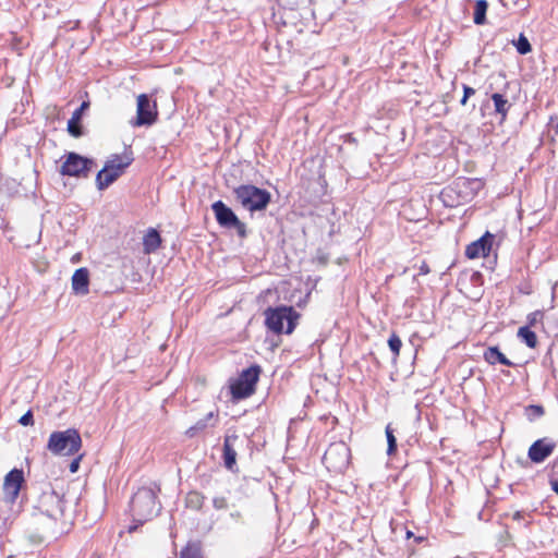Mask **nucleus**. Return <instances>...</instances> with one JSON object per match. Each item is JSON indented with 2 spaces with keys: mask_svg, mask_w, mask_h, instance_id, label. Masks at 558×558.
Instances as JSON below:
<instances>
[{
  "mask_svg": "<svg viewBox=\"0 0 558 558\" xmlns=\"http://www.w3.org/2000/svg\"><path fill=\"white\" fill-rule=\"evenodd\" d=\"M19 423L23 426H32L34 425V416L33 412L28 410L24 415H22L19 420Z\"/></svg>",
  "mask_w": 558,
  "mask_h": 558,
  "instance_id": "31",
  "label": "nucleus"
},
{
  "mask_svg": "<svg viewBox=\"0 0 558 558\" xmlns=\"http://www.w3.org/2000/svg\"><path fill=\"white\" fill-rule=\"evenodd\" d=\"M180 558H202L201 546L197 543H189L180 553Z\"/></svg>",
  "mask_w": 558,
  "mask_h": 558,
  "instance_id": "25",
  "label": "nucleus"
},
{
  "mask_svg": "<svg viewBox=\"0 0 558 558\" xmlns=\"http://www.w3.org/2000/svg\"><path fill=\"white\" fill-rule=\"evenodd\" d=\"M211 210L215 215L217 223L221 228L234 230L241 239L246 238V225L242 222L235 213L222 201L213 203Z\"/></svg>",
  "mask_w": 558,
  "mask_h": 558,
  "instance_id": "6",
  "label": "nucleus"
},
{
  "mask_svg": "<svg viewBox=\"0 0 558 558\" xmlns=\"http://www.w3.org/2000/svg\"><path fill=\"white\" fill-rule=\"evenodd\" d=\"M349 461L350 448L343 441L331 444L323 457V463L332 472H343Z\"/></svg>",
  "mask_w": 558,
  "mask_h": 558,
  "instance_id": "8",
  "label": "nucleus"
},
{
  "mask_svg": "<svg viewBox=\"0 0 558 558\" xmlns=\"http://www.w3.org/2000/svg\"><path fill=\"white\" fill-rule=\"evenodd\" d=\"M492 100L494 102L495 112L500 114L501 121L506 120L508 111L511 108V104L502 94L499 93H494L492 95Z\"/></svg>",
  "mask_w": 558,
  "mask_h": 558,
  "instance_id": "20",
  "label": "nucleus"
},
{
  "mask_svg": "<svg viewBox=\"0 0 558 558\" xmlns=\"http://www.w3.org/2000/svg\"><path fill=\"white\" fill-rule=\"evenodd\" d=\"M513 520H520L523 518V514L521 511H517L514 514H513Z\"/></svg>",
  "mask_w": 558,
  "mask_h": 558,
  "instance_id": "38",
  "label": "nucleus"
},
{
  "mask_svg": "<svg viewBox=\"0 0 558 558\" xmlns=\"http://www.w3.org/2000/svg\"><path fill=\"white\" fill-rule=\"evenodd\" d=\"M515 48L520 54H526L532 50L529 39L523 34H520L515 43Z\"/></svg>",
  "mask_w": 558,
  "mask_h": 558,
  "instance_id": "28",
  "label": "nucleus"
},
{
  "mask_svg": "<svg viewBox=\"0 0 558 558\" xmlns=\"http://www.w3.org/2000/svg\"><path fill=\"white\" fill-rule=\"evenodd\" d=\"M260 374V366L252 365L244 369L238 379L231 385V393L235 399H244L255 391L256 383Z\"/></svg>",
  "mask_w": 558,
  "mask_h": 558,
  "instance_id": "7",
  "label": "nucleus"
},
{
  "mask_svg": "<svg viewBox=\"0 0 558 558\" xmlns=\"http://www.w3.org/2000/svg\"><path fill=\"white\" fill-rule=\"evenodd\" d=\"M484 360L490 365H495L497 363H500L506 366L513 365V363L510 360H508L504 353L500 352L498 347H489L484 352Z\"/></svg>",
  "mask_w": 558,
  "mask_h": 558,
  "instance_id": "19",
  "label": "nucleus"
},
{
  "mask_svg": "<svg viewBox=\"0 0 558 558\" xmlns=\"http://www.w3.org/2000/svg\"><path fill=\"white\" fill-rule=\"evenodd\" d=\"M160 511L157 496L151 488L142 487L132 497L131 513L138 524L151 520Z\"/></svg>",
  "mask_w": 558,
  "mask_h": 558,
  "instance_id": "2",
  "label": "nucleus"
},
{
  "mask_svg": "<svg viewBox=\"0 0 558 558\" xmlns=\"http://www.w3.org/2000/svg\"><path fill=\"white\" fill-rule=\"evenodd\" d=\"M78 463H80V459H75V460H73V461L71 462V464H70V471H71L72 473H74V472H76V471H77V469H78Z\"/></svg>",
  "mask_w": 558,
  "mask_h": 558,
  "instance_id": "36",
  "label": "nucleus"
},
{
  "mask_svg": "<svg viewBox=\"0 0 558 558\" xmlns=\"http://www.w3.org/2000/svg\"><path fill=\"white\" fill-rule=\"evenodd\" d=\"M386 437L388 442L387 454L392 456L397 451V438L390 424L386 426Z\"/></svg>",
  "mask_w": 558,
  "mask_h": 558,
  "instance_id": "27",
  "label": "nucleus"
},
{
  "mask_svg": "<svg viewBox=\"0 0 558 558\" xmlns=\"http://www.w3.org/2000/svg\"><path fill=\"white\" fill-rule=\"evenodd\" d=\"M412 535H413L412 532H410V531L407 532V537L408 538L411 537Z\"/></svg>",
  "mask_w": 558,
  "mask_h": 558,
  "instance_id": "39",
  "label": "nucleus"
},
{
  "mask_svg": "<svg viewBox=\"0 0 558 558\" xmlns=\"http://www.w3.org/2000/svg\"><path fill=\"white\" fill-rule=\"evenodd\" d=\"M488 3L486 0H477L474 8V23L476 25H483L486 22V12Z\"/></svg>",
  "mask_w": 558,
  "mask_h": 558,
  "instance_id": "23",
  "label": "nucleus"
},
{
  "mask_svg": "<svg viewBox=\"0 0 558 558\" xmlns=\"http://www.w3.org/2000/svg\"><path fill=\"white\" fill-rule=\"evenodd\" d=\"M543 318V313L541 311H535L533 313H530L527 315V323L529 327L535 326L537 323H539Z\"/></svg>",
  "mask_w": 558,
  "mask_h": 558,
  "instance_id": "30",
  "label": "nucleus"
},
{
  "mask_svg": "<svg viewBox=\"0 0 558 558\" xmlns=\"http://www.w3.org/2000/svg\"><path fill=\"white\" fill-rule=\"evenodd\" d=\"M551 489L558 495V481H551Z\"/></svg>",
  "mask_w": 558,
  "mask_h": 558,
  "instance_id": "37",
  "label": "nucleus"
},
{
  "mask_svg": "<svg viewBox=\"0 0 558 558\" xmlns=\"http://www.w3.org/2000/svg\"><path fill=\"white\" fill-rule=\"evenodd\" d=\"M545 413V410L542 405L538 404H530L525 407L524 414L529 421L533 422L539 417H542Z\"/></svg>",
  "mask_w": 558,
  "mask_h": 558,
  "instance_id": "26",
  "label": "nucleus"
},
{
  "mask_svg": "<svg viewBox=\"0 0 558 558\" xmlns=\"http://www.w3.org/2000/svg\"><path fill=\"white\" fill-rule=\"evenodd\" d=\"M218 422V418H215L214 423H211V426H215V424H217Z\"/></svg>",
  "mask_w": 558,
  "mask_h": 558,
  "instance_id": "43",
  "label": "nucleus"
},
{
  "mask_svg": "<svg viewBox=\"0 0 558 558\" xmlns=\"http://www.w3.org/2000/svg\"><path fill=\"white\" fill-rule=\"evenodd\" d=\"M24 482L23 471L13 469L4 477L3 492L9 502H14L19 496L22 483Z\"/></svg>",
  "mask_w": 558,
  "mask_h": 558,
  "instance_id": "12",
  "label": "nucleus"
},
{
  "mask_svg": "<svg viewBox=\"0 0 558 558\" xmlns=\"http://www.w3.org/2000/svg\"><path fill=\"white\" fill-rule=\"evenodd\" d=\"M494 235L488 231L476 241L469 244L465 248V256L470 259L486 257L489 255Z\"/></svg>",
  "mask_w": 558,
  "mask_h": 558,
  "instance_id": "13",
  "label": "nucleus"
},
{
  "mask_svg": "<svg viewBox=\"0 0 558 558\" xmlns=\"http://www.w3.org/2000/svg\"><path fill=\"white\" fill-rule=\"evenodd\" d=\"M218 422V418H215L214 423H211V426H215V424H217Z\"/></svg>",
  "mask_w": 558,
  "mask_h": 558,
  "instance_id": "41",
  "label": "nucleus"
},
{
  "mask_svg": "<svg viewBox=\"0 0 558 558\" xmlns=\"http://www.w3.org/2000/svg\"><path fill=\"white\" fill-rule=\"evenodd\" d=\"M238 439L239 436L233 433L231 435L227 434L223 440V464L230 471H232L236 465V451L234 449V444Z\"/></svg>",
  "mask_w": 558,
  "mask_h": 558,
  "instance_id": "15",
  "label": "nucleus"
},
{
  "mask_svg": "<svg viewBox=\"0 0 558 558\" xmlns=\"http://www.w3.org/2000/svg\"><path fill=\"white\" fill-rule=\"evenodd\" d=\"M429 272H430V268L427 265V263L426 262H422V264L420 265V268H418V275L425 276V275H427Z\"/></svg>",
  "mask_w": 558,
  "mask_h": 558,
  "instance_id": "34",
  "label": "nucleus"
},
{
  "mask_svg": "<svg viewBox=\"0 0 558 558\" xmlns=\"http://www.w3.org/2000/svg\"><path fill=\"white\" fill-rule=\"evenodd\" d=\"M264 314L267 329L277 335L291 333L299 318V314L292 306L268 307Z\"/></svg>",
  "mask_w": 558,
  "mask_h": 558,
  "instance_id": "3",
  "label": "nucleus"
},
{
  "mask_svg": "<svg viewBox=\"0 0 558 558\" xmlns=\"http://www.w3.org/2000/svg\"><path fill=\"white\" fill-rule=\"evenodd\" d=\"M160 244L161 238L159 232L156 229H149L143 238L144 252L146 254H151L159 248Z\"/></svg>",
  "mask_w": 558,
  "mask_h": 558,
  "instance_id": "18",
  "label": "nucleus"
},
{
  "mask_svg": "<svg viewBox=\"0 0 558 558\" xmlns=\"http://www.w3.org/2000/svg\"><path fill=\"white\" fill-rule=\"evenodd\" d=\"M218 422V418H215L214 423H211V426H215V424H217Z\"/></svg>",
  "mask_w": 558,
  "mask_h": 558,
  "instance_id": "42",
  "label": "nucleus"
},
{
  "mask_svg": "<svg viewBox=\"0 0 558 558\" xmlns=\"http://www.w3.org/2000/svg\"><path fill=\"white\" fill-rule=\"evenodd\" d=\"M89 283V274L86 268H78L72 276V289L77 294H87Z\"/></svg>",
  "mask_w": 558,
  "mask_h": 558,
  "instance_id": "17",
  "label": "nucleus"
},
{
  "mask_svg": "<svg viewBox=\"0 0 558 558\" xmlns=\"http://www.w3.org/2000/svg\"><path fill=\"white\" fill-rule=\"evenodd\" d=\"M158 117L157 104L151 101L149 96L141 94L137 96L136 119L133 122L134 126L151 125L156 122Z\"/></svg>",
  "mask_w": 558,
  "mask_h": 558,
  "instance_id": "10",
  "label": "nucleus"
},
{
  "mask_svg": "<svg viewBox=\"0 0 558 558\" xmlns=\"http://www.w3.org/2000/svg\"><path fill=\"white\" fill-rule=\"evenodd\" d=\"M205 501V497L197 492H191L187 494L185 502L186 507L193 510H199Z\"/></svg>",
  "mask_w": 558,
  "mask_h": 558,
  "instance_id": "24",
  "label": "nucleus"
},
{
  "mask_svg": "<svg viewBox=\"0 0 558 558\" xmlns=\"http://www.w3.org/2000/svg\"><path fill=\"white\" fill-rule=\"evenodd\" d=\"M518 337L531 349H534L537 345L536 333L532 331L529 326L520 327L518 330Z\"/></svg>",
  "mask_w": 558,
  "mask_h": 558,
  "instance_id": "22",
  "label": "nucleus"
},
{
  "mask_svg": "<svg viewBox=\"0 0 558 558\" xmlns=\"http://www.w3.org/2000/svg\"><path fill=\"white\" fill-rule=\"evenodd\" d=\"M89 107L88 101H83L82 105L75 109V111L72 113L71 119L68 121V132L74 136L80 137L83 134L81 120L83 112Z\"/></svg>",
  "mask_w": 558,
  "mask_h": 558,
  "instance_id": "16",
  "label": "nucleus"
},
{
  "mask_svg": "<svg viewBox=\"0 0 558 558\" xmlns=\"http://www.w3.org/2000/svg\"><path fill=\"white\" fill-rule=\"evenodd\" d=\"M556 128L558 129V122H557V125H556Z\"/></svg>",
  "mask_w": 558,
  "mask_h": 558,
  "instance_id": "44",
  "label": "nucleus"
},
{
  "mask_svg": "<svg viewBox=\"0 0 558 558\" xmlns=\"http://www.w3.org/2000/svg\"><path fill=\"white\" fill-rule=\"evenodd\" d=\"M66 501L64 495L54 489L45 490L39 498V509L47 517L58 520L63 517Z\"/></svg>",
  "mask_w": 558,
  "mask_h": 558,
  "instance_id": "9",
  "label": "nucleus"
},
{
  "mask_svg": "<svg viewBox=\"0 0 558 558\" xmlns=\"http://www.w3.org/2000/svg\"><path fill=\"white\" fill-rule=\"evenodd\" d=\"M213 506L215 509L217 510H222V509H227L228 507V501H227V498L223 497V496H218V497H215L213 499Z\"/></svg>",
  "mask_w": 558,
  "mask_h": 558,
  "instance_id": "32",
  "label": "nucleus"
},
{
  "mask_svg": "<svg viewBox=\"0 0 558 558\" xmlns=\"http://www.w3.org/2000/svg\"><path fill=\"white\" fill-rule=\"evenodd\" d=\"M82 438L75 428L50 434L47 449L53 454L73 456L81 449Z\"/></svg>",
  "mask_w": 558,
  "mask_h": 558,
  "instance_id": "4",
  "label": "nucleus"
},
{
  "mask_svg": "<svg viewBox=\"0 0 558 558\" xmlns=\"http://www.w3.org/2000/svg\"><path fill=\"white\" fill-rule=\"evenodd\" d=\"M215 417H217V414H215L214 412H209L205 417L198 420L193 426H191L186 430V435L189 437L196 436L199 432L207 428L209 425V421L214 420Z\"/></svg>",
  "mask_w": 558,
  "mask_h": 558,
  "instance_id": "21",
  "label": "nucleus"
},
{
  "mask_svg": "<svg viewBox=\"0 0 558 558\" xmlns=\"http://www.w3.org/2000/svg\"><path fill=\"white\" fill-rule=\"evenodd\" d=\"M234 199L250 213L265 210L271 202V194L253 184H241L232 190Z\"/></svg>",
  "mask_w": 558,
  "mask_h": 558,
  "instance_id": "1",
  "label": "nucleus"
},
{
  "mask_svg": "<svg viewBox=\"0 0 558 558\" xmlns=\"http://www.w3.org/2000/svg\"><path fill=\"white\" fill-rule=\"evenodd\" d=\"M230 518L235 522H243L242 513L240 511H233L230 513Z\"/></svg>",
  "mask_w": 558,
  "mask_h": 558,
  "instance_id": "35",
  "label": "nucleus"
},
{
  "mask_svg": "<svg viewBox=\"0 0 558 558\" xmlns=\"http://www.w3.org/2000/svg\"><path fill=\"white\" fill-rule=\"evenodd\" d=\"M92 165V159L85 158L76 153H69L65 161L61 166L60 173L69 177H87Z\"/></svg>",
  "mask_w": 558,
  "mask_h": 558,
  "instance_id": "11",
  "label": "nucleus"
},
{
  "mask_svg": "<svg viewBox=\"0 0 558 558\" xmlns=\"http://www.w3.org/2000/svg\"><path fill=\"white\" fill-rule=\"evenodd\" d=\"M556 444L549 438H542L534 441L529 448L527 456L534 463H542L554 451Z\"/></svg>",
  "mask_w": 558,
  "mask_h": 558,
  "instance_id": "14",
  "label": "nucleus"
},
{
  "mask_svg": "<svg viewBox=\"0 0 558 558\" xmlns=\"http://www.w3.org/2000/svg\"><path fill=\"white\" fill-rule=\"evenodd\" d=\"M132 154L124 155H112L105 163V167L97 173L96 184L98 190H106L119 177H121L124 170L132 163Z\"/></svg>",
  "mask_w": 558,
  "mask_h": 558,
  "instance_id": "5",
  "label": "nucleus"
},
{
  "mask_svg": "<svg viewBox=\"0 0 558 558\" xmlns=\"http://www.w3.org/2000/svg\"><path fill=\"white\" fill-rule=\"evenodd\" d=\"M475 94V89L464 85L463 86V97L461 99V105H465L469 97L473 96Z\"/></svg>",
  "mask_w": 558,
  "mask_h": 558,
  "instance_id": "33",
  "label": "nucleus"
},
{
  "mask_svg": "<svg viewBox=\"0 0 558 558\" xmlns=\"http://www.w3.org/2000/svg\"><path fill=\"white\" fill-rule=\"evenodd\" d=\"M388 345H389L391 352L393 353L395 357L399 356L400 350L402 347V342H401V339L396 333H392L389 337Z\"/></svg>",
  "mask_w": 558,
  "mask_h": 558,
  "instance_id": "29",
  "label": "nucleus"
},
{
  "mask_svg": "<svg viewBox=\"0 0 558 558\" xmlns=\"http://www.w3.org/2000/svg\"><path fill=\"white\" fill-rule=\"evenodd\" d=\"M137 526H130L129 531L132 532L136 529Z\"/></svg>",
  "mask_w": 558,
  "mask_h": 558,
  "instance_id": "40",
  "label": "nucleus"
}]
</instances>
